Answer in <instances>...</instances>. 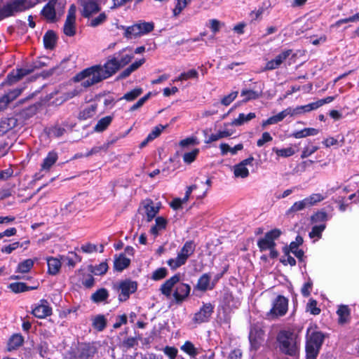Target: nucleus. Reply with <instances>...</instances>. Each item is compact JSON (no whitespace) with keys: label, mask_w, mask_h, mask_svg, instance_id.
Returning <instances> with one entry per match:
<instances>
[{"label":"nucleus","mask_w":359,"mask_h":359,"mask_svg":"<svg viewBox=\"0 0 359 359\" xmlns=\"http://www.w3.org/2000/svg\"><path fill=\"white\" fill-rule=\"evenodd\" d=\"M93 327L99 331H102L107 326V320L103 315H97L92 319Z\"/></svg>","instance_id":"obj_34"},{"label":"nucleus","mask_w":359,"mask_h":359,"mask_svg":"<svg viewBox=\"0 0 359 359\" xmlns=\"http://www.w3.org/2000/svg\"><path fill=\"white\" fill-rule=\"evenodd\" d=\"M104 79H106V78L102 73L100 65L87 68L74 77V80L76 81H81V86L85 88L96 84Z\"/></svg>","instance_id":"obj_2"},{"label":"nucleus","mask_w":359,"mask_h":359,"mask_svg":"<svg viewBox=\"0 0 359 359\" xmlns=\"http://www.w3.org/2000/svg\"><path fill=\"white\" fill-rule=\"evenodd\" d=\"M280 350L286 355H295L298 351L297 336L292 332L283 330L277 336Z\"/></svg>","instance_id":"obj_3"},{"label":"nucleus","mask_w":359,"mask_h":359,"mask_svg":"<svg viewBox=\"0 0 359 359\" xmlns=\"http://www.w3.org/2000/svg\"><path fill=\"white\" fill-rule=\"evenodd\" d=\"M63 263H65L69 269L75 267L76 264L81 262V257L74 252H69L65 255H59Z\"/></svg>","instance_id":"obj_20"},{"label":"nucleus","mask_w":359,"mask_h":359,"mask_svg":"<svg viewBox=\"0 0 359 359\" xmlns=\"http://www.w3.org/2000/svg\"><path fill=\"white\" fill-rule=\"evenodd\" d=\"M194 250L195 245L194 242L187 241L180 250L179 254L187 260V259L194 253Z\"/></svg>","instance_id":"obj_35"},{"label":"nucleus","mask_w":359,"mask_h":359,"mask_svg":"<svg viewBox=\"0 0 359 359\" xmlns=\"http://www.w3.org/2000/svg\"><path fill=\"white\" fill-rule=\"evenodd\" d=\"M325 198V196L318 193L311 194L309 196L305 198V200L308 206L311 207L323 201Z\"/></svg>","instance_id":"obj_44"},{"label":"nucleus","mask_w":359,"mask_h":359,"mask_svg":"<svg viewBox=\"0 0 359 359\" xmlns=\"http://www.w3.org/2000/svg\"><path fill=\"white\" fill-rule=\"evenodd\" d=\"M101 0H81V13L83 18H89L101 10Z\"/></svg>","instance_id":"obj_9"},{"label":"nucleus","mask_w":359,"mask_h":359,"mask_svg":"<svg viewBox=\"0 0 359 359\" xmlns=\"http://www.w3.org/2000/svg\"><path fill=\"white\" fill-rule=\"evenodd\" d=\"M128 48H123L121 51H119L116 56L118 58V62L121 67V68L127 65L134 57V55L133 53H127Z\"/></svg>","instance_id":"obj_21"},{"label":"nucleus","mask_w":359,"mask_h":359,"mask_svg":"<svg viewBox=\"0 0 359 359\" xmlns=\"http://www.w3.org/2000/svg\"><path fill=\"white\" fill-rule=\"evenodd\" d=\"M287 116L286 109L283 111H280L278 114L271 116L267 120L263 122L262 126H265L266 125H272L276 124L281 121H283Z\"/></svg>","instance_id":"obj_39"},{"label":"nucleus","mask_w":359,"mask_h":359,"mask_svg":"<svg viewBox=\"0 0 359 359\" xmlns=\"http://www.w3.org/2000/svg\"><path fill=\"white\" fill-rule=\"evenodd\" d=\"M76 20H65L63 32L65 35L68 36H73L76 34Z\"/></svg>","instance_id":"obj_43"},{"label":"nucleus","mask_w":359,"mask_h":359,"mask_svg":"<svg viewBox=\"0 0 359 359\" xmlns=\"http://www.w3.org/2000/svg\"><path fill=\"white\" fill-rule=\"evenodd\" d=\"M214 306L210 303H203L200 310L194 314L193 322L196 324H201L209 320L213 313Z\"/></svg>","instance_id":"obj_10"},{"label":"nucleus","mask_w":359,"mask_h":359,"mask_svg":"<svg viewBox=\"0 0 359 359\" xmlns=\"http://www.w3.org/2000/svg\"><path fill=\"white\" fill-rule=\"evenodd\" d=\"M154 28V24L152 22H142L128 27L126 29L124 36L127 38H133L147 34Z\"/></svg>","instance_id":"obj_6"},{"label":"nucleus","mask_w":359,"mask_h":359,"mask_svg":"<svg viewBox=\"0 0 359 359\" xmlns=\"http://www.w3.org/2000/svg\"><path fill=\"white\" fill-rule=\"evenodd\" d=\"M274 151L278 157H290L294 154L295 151L292 147L278 149L276 147L273 148Z\"/></svg>","instance_id":"obj_50"},{"label":"nucleus","mask_w":359,"mask_h":359,"mask_svg":"<svg viewBox=\"0 0 359 359\" xmlns=\"http://www.w3.org/2000/svg\"><path fill=\"white\" fill-rule=\"evenodd\" d=\"M263 336V332L262 330L252 329L251 330L249 335L250 341L251 346L257 349L259 346Z\"/></svg>","instance_id":"obj_23"},{"label":"nucleus","mask_w":359,"mask_h":359,"mask_svg":"<svg viewBox=\"0 0 359 359\" xmlns=\"http://www.w3.org/2000/svg\"><path fill=\"white\" fill-rule=\"evenodd\" d=\"M112 117L111 116H107L102 118L98 121L97 123L94 128V130L96 132H102L107 129L112 121Z\"/></svg>","instance_id":"obj_40"},{"label":"nucleus","mask_w":359,"mask_h":359,"mask_svg":"<svg viewBox=\"0 0 359 359\" xmlns=\"http://www.w3.org/2000/svg\"><path fill=\"white\" fill-rule=\"evenodd\" d=\"M180 275H175L167 280L160 290L167 297H170L172 290L175 287L173 297L177 302H182L189 294L191 287L186 283H180Z\"/></svg>","instance_id":"obj_1"},{"label":"nucleus","mask_w":359,"mask_h":359,"mask_svg":"<svg viewBox=\"0 0 359 359\" xmlns=\"http://www.w3.org/2000/svg\"><path fill=\"white\" fill-rule=\"evenodd\" d=\"M187 262V259H185L182 255H180L179 253L177 256V257L174 259H170L168 260L167 264L172 269H176L179 268L180 266L184 265Z\"/></svg>","instance_id":"obj_46"},{"label":"nucleus","mask_w":359,"mask_h":359,"mask_svg":"<svg viewBox=\"0 0 359 359\" xmlns=\"http://www.w3.org/2000/svg\"><path fill=\"white\" fill-rule=\"evenodd\" d=\"M46 260L48 264V273L52 276L58 274L62 266L61 258L60 257H48Z\"/></svg>","instance_id":"obj_17"},{"label":"nucleus","mask_w":359,"mask_h":359,"mask_svg":"<svg viewBox=\"0 0 359 359\" xmlns=\"http://www.w3.org/2000/svg\"><path fill=\"white\" fill-rule=\"evenodd\" d=\"M137 288V283L135 281L130 280H126L122 281L119 284V290L121 293L119 294V299L121 301L127 300L130 294L134 293Z\"/></svg>","instance_id":"obj_11"},{"label":"nucleus","mask_w":359,"mask_h":359,"mask_svg":"<svg viewBox=\"0 0 359 359\" xmlns=\"http://www.w3.org/2000/svg\"><path fill=\"white\" fill-rule=\"evenodd\" d=\"M57 158V154L55 151H50L41 164V169L48 170L55 163Z\"/></svg>","instance_id":"obj_28"},{"label":"nucleus","mask_w":359,"mask_h":359,"mask_svg":"<svg viewBox=\"0 0 359 359\" xmlns=\"http://www.w3.org/2000/svg\"><path fill=\"white\" fill-rule=\"evenodd\" d=\"M318 149L319 148L318 146L313 145V144H308L303 149L302 154H301V158H306L310 156L311 155L314 154Z\"/></svg>","instance_id":"obj_56"},{"label":"nucleus","mask_w":359,"mask_h":359,"mask_svg":"<svg viewBox=\"0 0 359 359\" xmlns=\"http://www.w3.org/2000/svg\"><path fill=\"white\" fill-rule=\"evenodd\" d=\"M307 311L313 315H318L320 312V309L317 307V302L316 300L310 299L307 304Z\"/></svg>","instance_id":"obj_63"},{"label":"nucleus","mask_w":359,"mask_h":359,"mask_svg":"<svg viewBox=\"0 0 359 359\" xmlns=\"http://www.w3.org/2000/svg\"><path fill=\"white\" fill-rule=\"evenodd\" d=\"M282 234V231L278 229H273L266 233L264 238L259 239L257 245L261 251H265L268 249L275 248L276 244L275 241Z\"/></svg>","instance_id":"obj_7"},{"label":"nucleus","mask_w":359,"mask_h":359,"mask_svg":"<svg viewBox=\"0 0 359 359\" xmlns=\"http://www.w3.org/2000/svg\"><path fill=\"white\" fill-rule=\"evenodd\" d=\"M23 343V337L20 334H13L8 341V350L11 351L18 348Z\"/></svg>","instance_id":"obj_37"},{"label":"nucleus","mask_w":359,"mask_h":359,"mask_svg":"<svg viewBox=\"0 0 359 359\" xmlns=\"http://www.w3.org/2000/svg\"><path fill=\"white\" fill-rule=\"evenodd\" d=\"M56 1L54 0L50 1L41 11L42 15L48 21L54 22L56 18L55 13Z\"/></svg>","instance_id":"obj_19"},{"label":"nucleus","mask_w":359,"mask_h":359,"mask_svg":"<svg viewBox=\"0 0 359 359\" xmlns=\"http://www.w3.org/2000/svg\"><path fill=\"white\" fill-rule=\"evenodd\" d=\"M9 288L15 293L22 292L36 289V287H27L24 283H13L9 285Z\"/></svg>","instance_id":"obj_47"},{"label":"nucleus","mask_w":359,"mask_h":359,"mask_svg":"<svg viewBox=\"0 0 359 359\" xmlns=\"http://www.w3.org/2000/svg\"><path fill=\"white\" fill-rule=\"evenodd\" d=\"M145 62L144 59H141L138 61H135L133 64H131L128 67H127L125 70H123L118 76L119 79H125L130 75L132 72L137 69L140 66H142Z\"/></svg>","instance_id":"obj_31"},{"label":"nucleus","mask_w":359,"mask_h":359,"mask_svg":"<svg viewBox=\"0 0 359 359\" xmlns=\"http://www.w3.org/2000/svg\"><path fill=\"white\" fill-rule=\"evenodd\" d=\"M145 213L147 216V221L151 222L158 212V208L154 206V203L151 201H149L145 205Z\"/></svg>","instance_id":"obj_33"},{"label":"nucleus","mask_w":359,"mask_h":359,"mask_svg":"<svg viewBox=\"0 0 359 359\" xmlns=\"http://www.w3.org/2000/svg\"><path fill=\"white\" fill-rule=\"evenodd\" d=\"M180 349L191 358L194 359H196V356L201 353L200 349L195 347L194 344L190 341H186L180 347Z\"/></svg>","instance_id":"obj_24"},{"label":"nucleus","mask_w":359,"mask_h":359,"mask_svg":"<svg viewBox=\"0 0 359 359\" xmlns=\"http://www.w3.org/2000/svg\"><path fill=\"white\" fill-rule=\"evenodd\" d=\"M283 252L285 255L281 258L280 262L284 265H290L292 266H294L296 264V260L294 257L290 255V250H288L287 247H285L283 248Z\"/></svg>","instance_id":"obj_51"},{"label":"nucleus","mask_w":359,"mask_h":359,"mask_svg":"<svg viewBox=\"0 0 359 359\" xmlns=\"http://www.w3.org/2000/svg\"><path fill=\"white\" fill-rule=\"evenodd\" d=\"M288 309V299L282 295H278L273 302V306L267 316L269 318H278L284 316Z\"/></svg>","instance_id":"obj_8"},{"label":"nucleus","mask_w":359,"mask_h":359,"mask_svg":"<svg viewBox=\"0 0 359 359\" xmlns=\"http://www.w3.org/2000/svg\"><path fill=\"white\" fill-rule=\"evenodd\" d=\"M142 92L143 90L141 88H136L126 93L121 99L131 102L139 97L142 93Z\"/></svg>","instance_id":"obj_52"},{"label":"nucleus","mask_w":359,"mask_h":359,"mask_svg":"<svg viewBox=\"0 0 359 359\" xmlns=\"http://www.w3.org/2000/svg\"><path fill=\"white\" fill-rule=\"evenodd\" d=\"M108 270V265L107 262H102L98 265H96L92 269V272L97 276H101L104 274Z\"/></svg>","instance_id":"obj_57"},{"label":"nucleus","mask_w":359,"mask_h":359,"mask_svg":"<svg viewBox=\"0 0 359 359\" xmlns=\"http://www.w3.org/2000/svg\"><path fill=\"white\" fill-rule=\"evenodd\" d=\"M97 349L95 346L90 344H82L78 348L77 358L79 359H88L93 357Z\"/></svg>","instance_id":"obj_16"},{"label":"nucleus","mask_w":359,"mask_h":359,"mask_svg":"<svg viewBox=\"0 0 359 359\" xmlns=\"http://www.w3.org/2000/svg\"><path fill=\"white\" fill-rule=\"evenodd\" d=\"M233 133V130L224 129L220 130L215 134H212L209 136L208 140L205 141L206 143H210L212 142L217 141L220 139L228 137L231 136Z\"/></svg>","instance_id":"obj_30"},{"label":"nucleus","mask_w":359,"mask_h":359,"mask_svg":"<svg viewBox=\"0 0 359 359\" xmlns=\"http://www.w3.org/2000/svg\"><path fill=\"white\" fill-rule=\"evenodd\" d=\"M198 72L196 69H192L189 70L187 72H182V74H180V75L178 77L175 79L173 81L174 82L183 81H187V80L191 79H198Z\"/></svg>","instance_id":"obj_42"},{"label":"nucleus","mask_w":359,"mask_h":359,"mask_svg":"<svg viewBox=\"0 0 359 359\" xmlns=\"http://www.w3.org/2000/svg\"><path fill=\"white\" fill-rule=\"evenodd\" d=\"M241 95L244 97L243 102H248L250 100H255L259 97V94L252 90L244 89L241 91Z\"/></svg>","instance_id":"obj_53"},{"label":"nucleus","mask_w":359,"mask_h":359,"mask_svg":"<svg viewBox=\"0 0 359 359\" xmlns=\"http://www.w3.org/2000/svg\"><path fill=\"white\" fill-rule=\"evenodd\" d=\"M199 153L198 149H195L190 152L185 153L183 156V160L187 163H191L196 159Z\"/></svg>","instance_id":"obj_60"},{"label":"nucleus","mask_w":359,"mask_h":359,"mask_svg":"<svg viewBox=\"0 0 359 359\" xmlns=\"http://www.w3.org/2000/svg\"><path fill=\"white\" fill-rule=\"evenodd\" d=\"M167 125L166 126H163V125H158L156 126L152 130L151 132L147 136V140H154L155 138H156L157 137H158L161 133H162V131L167 128Z\"/></svg>","instance_id":"obj_58"},{"label":"nucleus","mask_w":359,"mask_h":359,"mask_svg":"<svg viewBox=\"0 0 359 359\" xmlns=\"http://www.w3.org/2000/svg\"><path fill=\"white\" fill-rule=\"evenodd\" d=\"M17 124V119L11 118H4L0 122V134L4 135L13 129Z\"/></svg>","instance_id":"obj_22"},{"label":"nucleus","mask_w":359,"mask_h":359,"mask_svg":"<svg viewBox=\"0 0 359 359\" xmlns=\"http://www.w3.org/2000/svg\"><path fill=\"white\" fill-rule=\"evenodd\" d=\"M306 208H309L305 198L302 201H297L287 211V215H290L293 212H296L302 210Z\"/></svg>","instance_id":"obj_48"},{"label":"nucleus","mask_w":359,"mask_h":359,"mask_svg":"<svg viewBox=\"0 0 359 359\" xmlns=\"http://www.w3.org/2000/svg\"><path fill=\"white\" fill-rule=\"evenodd\" d=\"M33 4L27 0H13L0 9L1 18H6L15 15L17 13L25 11L32 7Z\"/></svg>","instance_id":"obj_5"},{"label":"nucleus","mask_w":359,"mask_h":359,"mask_svg":"<svg viewBox=\"0 0 359 359\" xmlns=\"http://www.w3.org/2000/svg\"><path fill=\"white\" fill-rule=\"evenodd\" d=\"M323 339L324 337L320 332L308 329L306 345V359H316Z\"/></svg>","instance_id":"obj_4"},{"label":"nucleus","mask_w":359,"mask_h":359,"mask_svg":"<svg viewBox=\"0 0 359 359\" xmlns=\"http://www.w3.org/2000/svg\"><path fill=\"white\" fill-rule=\"evenodd\" d=\"M325 226H325V224H320V225H316V226H313L311 231L309 233L310 238H320L323 231L325 229Z\"/></svg>","instance_id":"obj_54"},{"label":"nucleus","mask_w":359,"mask_h":359,"mask_svg":"<svg viewBox=\"0 0 359 359\" xmlns=\"http://www.w3.org/2000/svg\"><path fill=\"white\" fill-rule=\"evenodd\" d=\"M190 2V0H177V4L173 9V13L174 15H178L182 11L186 8V6L188 5V4Z\"/></svg>","instance_id":"obj_62"},{"label":"nucleus","mask_w":359,"mask_h":359,"mask_svg":"<svg viewBox=\"0 0 359 359\" xmlns=\"http://www.w3.org/2000/svg\"><path fill=\"white\" fill-rule=\"evenodd\" d=\"M101 69L106 79L111 76L118 69H121V67L118 62V58L116 57V56H114L109 59L104 65V66H101Z\"/></svg>","instance_id":"obj_15"},{"label":"nucleus","mask_w":359,"mask_h":359,"mask_svg":"<svg viewBox=\"0 0 359 359\" xmlns=\"http://www.w3.org/2000/svg\"><path fill=\"white\" fill-rule=\"evenodd\" d=\"M33 315L38 318H45L52 314V308L46 299H41L32 309Z\"/></svg>","instance_id":"obj_12"},{"label":"nucleus","mask_w":359,"mask_h":359,"mask_svg":"<svg viewBox=\"0 0 359 359\" xmlns=\"http://www.w3.org/2000/svg\"><path fill=\"white\" fill-rule=\"evenodd\" d=\"M319 133V130L314 128H305L301 130L294 132L292 137L296 139H301L309 136H315Z\"/></svg>","instance_id":"obj_27"},{"label":"nucleus","mask_w":359,"mask_h":359,"mask_svg":"<svg viewBox=\"0 0 359 359\" xmlns=\"http://www.w3.org/2000/svg\"><path fill=\"white\" fill-rule=\"evenodd\" d=\"M339 316V323L344 324L349 320L350 311L347 306H340L337 311Z\"/></svg>","instance_id":"obj_38"},{"label":"nucleus","mask_w":359,"mask_h":359,"mask_svg":"<svg viewBox=\"0 0 359 359\" xmlns=\"http://www.w3.org/2000/svg\"><path fill=\"white\" fill-rule=\"evenodd\" d=\"M130 264V259L127 258L124 255L121 254L118 257L115 258L114 268L117 271H122L128 268Z\"/></svg>","instance_id":"obj_25"},{"label":"nucleus","mask_w":359,"mask_h":359,"mask_svg":"<svg viewBox=\"0 0 359 359\" xmlns=\"http://www.w3.org/2000/svg\"><path fill=\"white\" fill-rule=\"evenodd\" d=\"M327 219V214L325 211H318L311 216V221L314 223L325 222Z\"/></svg>","instance_id":"obj_61"},{"label":"nucleus","mask_w":359,"mask_h":359,"mask_svg":"<svg viewBox=\"0 0 359 359\" xmlns=\"http://www.w3.org/2000/svg\"><path fill=\"white\" fill-rule=\"evenodd\" d=\"M168 274V271L165 268L162 267L155 270L151 276V278L154 280H158L164 278Z\"/></svg>","instance_id":"obj_59"},{"label":"nucleus","mask_w":359,"mask_h":359,"mask_svg":"<svg viewBox=\"0 0 359 359\" xmlns=\"http://www.w3.org/2000/svg\"><path fill=\"white\" fill-rule=\"evenodd\" d=\"M167 224V221L163 217H158L156 218L155 224L151 226L150 229V233L153 234L154 236H156L159 231L165 229Z\"/></svg>","instance_id":"obj_29"},{"label":"nucleus","mask_w":359,"mask_h":359,"mask_svg":"<svg viewBox=\"0 0 359 359\" xmlns=\"http://www.w3.org/2000/svg\"><path fill=\"white\" fill-rule=\"evenodd\" d=\"M255 114L252 112L249 113L248 114H240L238 118L233 119L231 121V125L234 126H240L244 124L245 123H247L250 120L253 119L254 118H255Z\"/></svg>","instance_id":"obj_32"},{"label":"nucleus","mask_w":359,"mask_h":359,"mask_svg":"<svg viewBox=\"0 0 359 359\" xmlns=\"http://www.w3.org/2000/svg\"><path fill=\"white\" fill-rule=\"evenodd\" d=\"M291 53L292 50L290 49L282 51L280 54L276 55L274 59L266 62L264 70L270 71L278 68L291 55Z\"/></svg>","instance_id":"obj_13"},{"label":"nucleus","mask_w":359,"mask_h":359,"mask_svg":"<svg viewBox=\"0 0 359 359\" xmlns=\"http://www.w3.org/2000/svg\"><path fill=\"white\" fill-rule=\"evenodd\" d=\"M34 261L32 259H27L19 263L16 272L25 273L29 272L33 267Z\"/></svg>","instance_id":"obj_41"},{"label":"nucleus","mask_w":359,"mask_h":359,"mask_svg":"<svg viewBox=\"0 0 359 359\" xmlns=\"http://www.w3.org/2000/svg\"><path fill=\"white\" fill-rule=\"evenodd\" d=\"M31 72L32 70L27 69H18L16 71H13L7 76V83L8 85H13Z\"/></svg>","instance_id":"obj_18"},{"label":"nucleus","mask_w":359,"mask_h":359,"mask_svg":"<svg viewBox=\"0 0 359 359\" xmlns=\"http://www.w3.org/2000/svg\"><path fill=\"white\" fill-rule=\"evenodd\" d=\"M108 297V292L106 289L102 288L97 290L91 296V299L95 302H100Z\"/></svg>","instance_id":"obj_49"},{"label":"nucleus","mask_w":359,"mask_h":359,"mask_svg":"<svg viewBox=\"0 0 359 359\" xmlns=\"http://www.w3.org/2000/svg\"><path fill=\"white\" fill-rule=\"evenodd\" d=\"M163 351L170 359H175L178 353L175 347L169 346H166Z\"/></svg>","instance_id":"obj_64"},{"label":"nucleus","mask_w":359,"mask_h":359,"mask_svg":"<svg viewBox=\"0 0 359 359\" xmlns=\"http://www.w3.org/2000/svg\"><path fill=\"white\" fill-rule=\"evenodd\" d=\"M97 107L94 104H91L85 109H83L79 114V118L86 120L89 118L93 117L96 112Z\"/></svg>","instance_id":"obj_45"},{"label":"nucleus","mask_w":359,"mask_h":359,"mask_svg":"<svg viewBox=\"0 0 359 359\" xmlns=\"http://www.w3.org/2000/svg\"><path fill=\"white\" fill-rule=\"evenodd\" d=\"M254 158L250 156L233 166V174L236 177L246 178L249 175L247 165H252Z\"/></svg>","instance_id":"obj_14"},{"label":"nucleus","mask_w":359,"mask_h":359,"mask_svg":"<svg viewBox=\"0 0 359 359\" xmlns=\"http://www.w3.org/2000/svg\"><path fill=\"white\" fill-rule=\"evenodd\" d=\"M56 43V35L53 31H48L43 36V43L46 48L53 49Z\"/></svg>","instance_id":"obj_36"},{"label":"nucleus","mask_w":359,"mask_h":359,"mask_svg":"<svg viewBox=\"0 0 359 359\" xmlns=\"http://www.w3.org/2000/svg\"><path fill=\"white\" fill-rule=\"evenodd\" d=\"M107 18V17L105 13H100L97 17L92 19L90 21L89 26L92 27H96L104 23L106 21Z\"/></svg>","instance_id":"obj_55"},{"label":"nucleus","mask_w":359,"mask_h":359,"mask_svg":"<svg viewBox=\"0 0 359 359\" xmlns=\"http://www.w3.org/2000/svg\"><path fill=\"white\" fill-rule=\"evenodd\" d=\"M210 279L211 276L208 273L203 274L198 280L196 289L203 292L212 289L210 286Z\"/></svg>","instance_id":"obj_26"}]
</instances>
